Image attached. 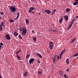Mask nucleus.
Returning a JSON list of instances; mask_svg holds the SVG:
<instances>
[{"label": "nucleus", "mask_w": 78, "mask_h": 78, "mask_svg": "<svg viewBox=\"0 0 78 78\" xmlns=\"http://www.w3.org/2000/svg\"><path fill=\"white\" fill-rule=\"evenodd\" d=\"M27 33V30L25 27H23L22 29V35H25V34H26Z\"/></svg>", "instance_id": "f257e3e1"}, {"label": "nucleus", "mask_w": 78, "mask_h": 78, "mask_svg": "<svg viewBox=\"0 0 78 78\" xmlns=\"http://www.w3.org/2000/svg\"><path fill=\"white\" fill-rule=\"evenodd\" d=\"M10 9L12 11V12H14L16 10V8H15L14 7H10Z\"/></svg>", "instance_id": "f03ea898"}, {"label": "nucleus", "mask_w": 78, "mask_h": 78, "mask_svg": "<svg viewBox=\"0 0 78 78\" xmlns=\"http://www.w3.org/2000/svg\"><path fill=\"white\" fill-rule=\"evenodd\" d=\"M5 38H6L7 40H11V37L9 36V34H6L5 36Z\"/></svg>", "instance_id": "7ed1b4c3"}, {"label": "nucleus", "mask_w": 78, "mask_h": 78, "mask_svg": "<svg viewBox=\"0 0 78 78\" xmlns=\"http://www.w3.org/2000/svg\"><path fill=\"white\" fill-rule=\"evenodd\" d=\"M33 10H34V8L32 7H31L29 10V12L30 13H31L32 11H33Z\"/></svg>", "instance_id": "20e7f679"}, {"label": "nucleus", "mask_w": 78, "mask_h": 78, "mask_svg": "<svg viewBox=\"0 0 78 78\" xmlns=\"http://www.w3.org/2000/svg\"><path fill=\"white\" fill-rule=\"evenodd\" d=\"M34 61V59L33 58H31L29 60V64H31V63L33 62Z\"/></svg>", "instance_id": "39448f33"}, {"label": "nucleus", "mask_w": 78, "mask_h": 78, "mask_svg": "<svg viewBox=\"0 0 78 78\" xmlns=\"http://www.w3.org/2000/svg\"><path fill=\"white\" fill-rule=\"evenodd\" d=\"M54 47V45L53 44H50L49 45V48H50V50L51 51V50L53 49V47Z\"/></svg>", "instance_id": "423d86ee"}, {"label": "nucleus", "mask_w": 78, "mask_h": 78, "mask_svg": "<svg viewBox=\"0 0 78 78\" xmlns=\"http://www.w3.org/2000/svg\"><path fill=\"white\" fill-rule=\"evenodd\" d=\"M64 18L67 21V20H68L69 19V16H68L67 15H65L64 16Z\"/></svg>", "instance_id": "0eeeda50"}, {"label": "nucleus", "mask_w": 78, "mask_h": 78, "mask_svg": "<svg viewBox=\"0 0 78 78\" xmlns=\"http://www.w3.org/2000/svg\"><path fill=\"white\" fill-rule=\"evenodd\" d=\"M73 22H72L71 23L70 25L68 27V30H69V29L71 28V27L72 26V25H73Z\"/></svg>", "instance_id": "6e6552de"}, {"label": "nucleus", "mask_w": 78, "mask_h": 78, "mask_svg": "<svg viewBox=\"0 0 78 78\" xmlns=\"http://www.w3.org/2000/svg\"><path fill=\"white\" fill-rule=\"evenodd\" d=\"M18 34H19L18 33H16V31H15L14 32V34H13V35L15 36H17L18 35Z\"/></svg>", "instance_id": "1a4fd4ad"}, {"label": "nucleus", "mask_w": 78, "mask_h": 78, "mask_svg": "<svg viewBox=\"0 0 78 78\" xmlns=\"http://www.w3.org/2000/svg\"><path fill=\"white\" fill-rule=\"evenodd\" d=\"M66 62L68 65H69V58L66 59Z\"/></svg>", "instance_id": "9d476101"}, {"label": "nucleus", "mask_w": 78, "mask_h": 78, "mask_svg": "<svg viewBox=\"0 0 78 78\" xmlns=\"http://www.w3.org/2000/svg\"><path fill=\"white\" fill-rule=\"evenodd\" d=\"M19 16H20V13H19V12H18L17 13V17L16 18H15V19L16 20H17V19H18L19 17Z\"/></svg>", "instance_id": "9b49d317"}, {"label": "nucleus", "mask_w": 78, "mask_h": 78, "mask_svg": "<svg viewBox=\"0 0 78 78\" xmlns=\"http://www.w3.org/2000/svg\"><path fill=\"white\" fill-rule=\"evenodd\" d=\"M37 56H38V57H39V58H42L41 55L39 53L37 54Z\"/></svg>", "instance_id": "f8f14e48"}, {"label": "nucleus", "mask_w": 78, "mask_h": 78, "mask_svg": "<svg viewBox=\"0 0 78 78\" xmlns=\"http://www.w3.org/2000/svg\"><path fill=\"white\" fill-rule=\"evenodd\" d=\"M16 57L17 58V59L18 60H20V58H20V57L19 56V55H16Z\"/></svg>", "instance_id": "ddd939ff"}, {"label": "nucleus", "mask_w": 78, "mask_h": 78, "mask_svg": "<svg viewBox=\"0 0 78 78\" xmlns=\"http://www.w3.org/2000/svg\"><path fill=\"white\" fill-rule=\"evenodd\" d=\"M26 24H28V23H29V20L28 19H26Z\"/></svg>", "instance_id": "4468645a"}, {"label": "nucleus", "mask_w": 78, "mask_h": 78, "mask_svg": "<svg viewBox=\"0 0 78 78\" xmlns=\"http://www.w3.org/2000/svg\"><path fill=\"white\" fill-rule=\"evenodd\" d=\"M78 4V2H74V3L73 4L74 6H75L76 5H77Z\"/></svg>", "instance_id": "2eb2a0df"}, {"label": "nucleus", "mask_w": 78, "mask_h": 78, "mask_svg": "<svg viewBox=\"0 0 78 78\" xmlns=\"http://www.w3.org/2000/svg\"><path fill=\"white\" fill-rule=\"evenodd\" d=\"M59 73L60 74L61 76L63 75V72L62 71H59Z\"/></svg>", "instance_id": "dca6fc26"}, {"label": "nucleus", "mask_w": 78, "mask_h": 78, "mask_svg": "<svg viewBox=\"0 0 78 78\" xmlns=\"http://www.w3.org/2000/svg\"><path fill=\"white\" fill-rule=\"evenodd\" d=\"M62 20H63V18H62L60 19L59 20V22H60V23H62Z\"/></svg>", "instance_id": "f3484780"}, {"label": "nucleus", "mask_w": 78, "mask_h": 78, "mask_svg": "<svg viewBox=\"0 0 78 78\" xmlns=\"http://www.w3.org/2000/svg\"><path fill=\"white\" fill-rule=\"evenodd\" d=\"M2 30H3V28H2V25H0V31H2Z\"/></svg>", "instance_id": "a211bd4d"}, {"label": "nucleus", "mask_w": 78, "mask_h": 78, "mask_svg": "<svg viewBox=\"0 0 78 78\" xmlns=\"http://www.w3.org/2000/svg\"><path fill=\"white\" fill-rule=\"evenodd\" d=\"M22 51L20 49L19 51H17V52H16V55H19V52H20V51Z\"/></svg>", "instance_id": "6ab92c4d"}, {"label": "nucleus", "mask_w": 78, "mask_h": 78, "mask_svg": "<svg viewBox=\"0 0 78 78\" xmlns=\"http://www.w3.org/2000/svg\"><path fill=\"white\" fill-rule=\"evenodd\" d=\"M70 11V9L67 8L66 9V12H69V11Z\"/></svg>", "instance_id": "aec40b11"}, {"label": "nucleus", "mask_w": 78, "mask_h": 78, "mask_svg": "<svg viewBox=\"0 0 78 78\" xmlns=\"http://www.w3.org/2000/svg\"><path fill=\"white\" fill-rule=\"evenodd\" d=\"M55 11H56V9H54L53 11L52 12V15H53V14H54V13H55Z\"/></svg>", "instance_id": "412c9836"}, {"label": "nucleus", "mask_w": 78, "mask_h": 78, "mask_svg": "<svg viewBox=\"0 0 78 78\" xmlns=\"http://www.w3.org/2000/svg\"><path fill=\"white\" fill-rule=\"evenodd\" d=\"M38 74H39V75H41L42 73V72L41 71H38Z\"/></svg>", "instance_id": "4be33fe9"}, {"label": "nucleus", "mask_w": 78, "mask_h": 78, "mask_svg": "<svg viewBox=\"0 0 78 78\" xmlns=\"http://www.w3.org/2000/svg\"><path fill=\"white\" fill-rule=\"evenodd\" d=\"M30 55H28L26 56V58H27V59H28V58H30Z\"/></svg>", "instance_id": "5701e85b"}, {"label": "nucleus", "mask_w": 78, "mask_h": 78, "mask_svg": "<svg viewBox=\"0 0 78 78\" xmlns=\"http://www.w3.org/2000/svg\"><path fill=\"white\" fill-rule=\"evenodd\" d=\"M45 12H46L47 14H49V10H46L45 11Z\"/></svg>", "instance_id": "b1692460"}, {"label": "nucleus", "mask_w": 78, "mask_h": 78, "mask_svg": "<svg viewBox=\"0 0 78 78\" xmlns=\"http://www.w3.org/2000/svg\"><path fill=\"white\" fill-rule=\"evenodd\" d=\"M63 53H64L62 51L61 52V53H60V58H62L61 56H62V55Z\"/></svg>", "instance_id": "393cba45"}, {"label": "nucleus", "mask_w": 78, "mask_h": 78, "mask_svg": "<svg viewBox=\"0 0 78 78\" xmlns=\"http://www.w3.org/2000/svg\"><path fill=\"white\" fill-rule=\"evenodd\" d=\"M78 53L74 55H73L74 57H76V56H78Z\"/></svg>", "instance_id": "a878e982"}, {"label": "nucleus", "mask_w": 78, "mask_h": 78, "mask_svg": "<svg viewBox=\"0 0 78 78\" xmlns=\"http://www.w3.org/2000/svg\"><path fill=\"white\" fill-rule=\"evenodd\" d=\"M9 22H11V23L14 22V20H10Z\"/></svg>", "instance_id": "bb28decb"}, {"label": "nucleus", "mask_w": 78, "mask_h": 78, "mask_svg": "<svg viewBox=\"0 0 78 78\" xmlns=\"http://www.w3.org/2000/svg\"><path fill=\"white\" fill-rule=\"evenodd\" d=\"M27 75H28V73L27 72H26L25 74H24V76H27Z\"/></svg>", "instance_id": "cd10ccee"}, {"label": "nucleus", "mask_w": 78, "mask_h": 78, "mask_svg": "<svg viewBox=\"0 0 78 78\" xmlns=\"http://www.w3.org/2000/svg\"><path fill=\"white\" fill-rule=\"evenodd\" d=\"M19 37V39H22L23 37H21V35H20L18 36Z\"/></svg>", "instance_id": "c85d7f7f"}, {"label": "nucleus", "mask_w": 78, "mask_h": 78, "mask_svg": "<svg viewBox=\"0 0 78 78\" xmlns=\"http://www.w3.org/2000/svg\"><path fill=\"white\" fill-rule=\"evenodd\" d=\"M53 63H55V60H56V59L55 58H53Z\"/></svg>", "instance_id": "c756f323"}, {"label": "nucleus", "mask_w": 78, "mask_h": 78, "mask_svg": "<svg viewBox=\"0 0 78 78\" xmlns=\"http://www.w3.org/2000/svg\"><path fill=\"white\" fill-rule=\"evenodd\" d=\"M34 41H36V37H33Z\"/></svg>", "instance_id": "7c9ffc66"}, {"label": "nucleus", "mask_w": 78, "mask_h": 78, "mask_svg": "<svg viewBox=\"0 0 78 78\" xmlns=\"http://www.w3.org/2000/svg\"><path fill=\"white\" fill-rule=\"evenodd\" d=\"M0 14L2 16V15H3V14H4V13H3V12H1L0 13Z\"/></svg>", "instance_id": "2f4dec72"}, {"label": "nucleus", "mask_w": 78, "mask_h": 78, "mask_svg": "<svg viewBox=\"0 0 78 78\" xmlns=\"http://www.w3.org/2000/svg\"><path fill=\"white\" fill-rule=\"evenodd\" d=\"M66 51V49H64L63 51H62L63 53H64V52H65V51Z\"/></svg>", "instance_id": "473e14b6"}, {"label": "nucleus", "mask_w": 78, "mask_h": 78, "mask_svg": "<svg viewBox=\"0 0 78 78\" xmlns=\"http://www.w3.org/2000/svg\"><path fill=\"white\" fill-rule=\"evenodd\" d=\"M2 26H4L5 25V24H4V23H3V22H2Z\"/></svg>", "instance_id": "72a5a7b5"}, {"label": "nucleus", "mask_w": 78, "mask_h": 78, "mask_svg": "<svg viewBox=\"0 0 78 78\" xmlns=\"http://www.w3.org/2000/svg\"><path fill=\"white\" fill-rule=\"evenodd\" d=\"M49 44H51V45H52V44H53V42L51 41L49 42Z\"/></svg>", "instance_id": "f704fd0d"}, {"label": "nucleus", "mask_w": 78, "mask_h": 78, "mask_svg": "<svg viewBox=\"0 0 78 78\" xmlns=\"http://www.w3.org/2000/svg\"><path fill=\"white\" fill-rule=\"evenodd\" d=\"M64 76L66 78H68V77H67V76H66V74H65V75H64Z\"/></svg>", "instance_id": "c9c22d12"}, {"label": "nucleus", "mask_w": 78, "mask_h": 78, "mask_svg": "<svg viewBox=\"0 0 78 78\" xmlns=\"http://www.w3.org/2000/svg\"><path fill=\"white\" fill-rule=\"evenodd\" d=\"M69 68L67 69L66 70L67 72H69Z\"/></svg>", "instance_id": "e433bc0d"}, {"label": "nucleus", "mask_w": 78, "mask_h": 78, "mask_svg": "<svg viewBox=\"0 0 78 78\" xmlns=\"http://www.w3.org/2000/svg\"><path fill=\"white\" fill-rule=\"evenodd\" d=\"M57 57V55H55L54 58L56 59V58Z\"/></svg>", "instance_id": "4c0bfd02"}, {"label": "nucleus", "mask_w": 78, "mask_h": 78, "mask_svg": "<svg viewBox=\"0 0 78 78\" xmlns=\"http://www.w3.org/2000/svg\"><path fill=\"white\" fill-rule=\"evenodd\" d=\"M75 19H74L72 21V22H74L75 21Z\"/></svg>", "instance_id": "58836bf2"}, {"label": "nucleus", "mask_w": 78, "mask_h": 78, "mask_svg": "<svg viewBox=\"0 0 78 78\" xmlns=\"http://www.w3.org/2000/svg\"><path fill=\"white\" fill-rule=\"evenodd\" d=\"M37 62H38V63H41V62L39 60H38L37 61Z\"/></svg>", "instance_id": "ea45409f"}, {"label": "nucleus", "mask_w": 78, "mask_h": 78, "mask_svg": "<svg viewBox=\"0 0 78 78\" xmlns=\"http://www.w3.org/2000/svg\"><path fill=\"white\" fill-rule=\"evenodd\" d=\"M0 45H3V43L2 42L1 43Z\"/></svg>", "instance_id": "a19ab883"}, {"label": "nucleus", "mask_w": 78, "mask_h": 78, "mask_svg": "<svg viewBox=\"0 0 78 78\" xmlns=\"http://www.w3.org/2000/svg\"><path fill=\"white\" fill-rule=\"evenodd\" d=\"M76 39V38H74L72 40L73 41H75V40Z\"/></svg>", "instance_id": "79ce46f5"}, {"label": "nucleus", "mask_w": 78, "mask_h": 78, "mask_svg": "<svg viewBox=\"0 0 78 78\" xmlns=\"http://www.w3.org/2000/svg\"><path fill=\"white\" fill-rule=\"evenodd\" d=\"M20 29L21 31H22V27H20Z\"/></svg>", "instance_id": "37998d69"}, {"label": "nucleus", "mask_w": 78, "mask_h": 78, "mask_svg": "<svg viewBox=\"0 0 78 78\" xmlns=\"http://www.w3.org/2000/svg\"><path fill=\"white\" fill-rule=\"evenodd\" d=\"M32 33H34V30H32Z\"/></svg>", "instance_id": "c03bdc74"}, {"label": "nucleus", "mask_w": 78, "mask_h": 78, "mask_svg": "<svg viewBox=\"0 0 78 78\" xmlns=\"http://www.w3.org/2000/svg\"><path fill=\"white\" fill-rule=\"evenodd\" d=\"M57 58L58 59H59V56H57Z\"/></svg>", "instance_id": "a18cd8bd"}, {"label": "nucleus", "mask_w": 78, "mask_h": 78, "mask_svg": "<svg viewBox=\"0 0 78 78\" xmlns=\"http://www.w3.org/2000/svg\"><path fill=\"white\" fill-rule=\"evenodd\" d=\"M2 48V46H1V45L0 44V50L1 49V48Z\"/></svg>", "instance_id": "49530a36"}, {"label": "nucleus", "mask_w": 78, "mask_h": 78, "mask_svg": "<svg viewBox=\"0 0 78 78\" xmlns=\"http://www.w3.org/2000/svg\"><path fill=\"white\" fill-rule=\"evenodd\" d=\"M73 42V41L72 40L71 42H70V43H72V42Z\"/></svg>", "instance_id": "de8ad7c7"}, {"label": "nucleus", "mask_w": 78, "mask_h": 78, "mask_svg": "<svg viewBox=\"0 0 78 78\" xmlns=\"http://www.w3.org/2000/svg\"><path fill=\"white\" fill-rule=\"evenodd\" d=\"M53 31L54 32H56V30H53Z\"/></svg>", "instance_id": "09e8293b"}, {"label": "nucleus", "mask_w": 78, "mask_h": 78, "mask_svg": "<svg viewBox=\"0 0 78 78\" xmlns=\"http://www.w3.org/2000/svg\"><path fill=\"white\" fill-rule=\"evenodd\" d=\"M75 17H76V18H78V16H77Z\"/></svg>", "instance_id": "8fccbe9b"}, {"label": "nucleus", "mask_w": 78, "mask_h": 78, "mask_svg": "<svg viewBox=\"0 0 78 78\" xmlns=\"http://www.w3.org/2000/svg\"><path fill=\"white\" fill-rule=\"evenodd\" d=\"M32 13H33V14H34V12L33 11L32 12Z\"/></svg>", "instance_id": "3c124183"}, {"label": "nucleus", "mask_w": 78, "mask_h": 78, "mask_svg": "<svg viewBox=\"0 0 78 78\" xmlns=\"http://www.w3.org/2000/svg\"><path fill=\"white\" fill-rule=\"evenodd\" d=\"M75 1H76V2H78V0H75Z\"/></svg>", "instance_id": "603ef678"}, {"label": "nucleus", "mask_w": 78, "mask_h": 78, "mask_svg": "<svg viewBox=\"0 0 78 78\" xmlns=\"http://www.w3.org/2000/svg\"><path fill=\"white\" fill-rule=\"evenodd\" d=\"M2 19V18L0 16V20L1 19Z\"/></svg>", "instance_id": "864d4df0"}, {"label": "nucleus", "mask_w": 78, "mask_h": 78, "mask_svg": "<svg viewBox=\"0 0 78 78\" xmlns=\"http://www.w3.org/2000/svg\"><path fill=\"white\" fill-rule=\"evenodd\" d=\"M38 15H41V14H40V13H38Z\"/></svg>", "instance_id": "5fc2aeb1"}, {"label": "nucleus", "mask_w": 78, "mask_h": 78, "mask_svg": "<svg viewBox=\"0 0 78 78\" xmlns=\"http://www.w3.org/2000/svg\"><path fill=\"white\" fill-rule=\"evenodd\" d=\"M51 12L50 11H49V13H50Z\"/></svg>", "instance_id": "6e6d98bb"}, {"label": "nucleus", "mask_w": 78, "mask_h": 78, "mask_svg": "<svg viewBox=\"0 0 78 78\" xmlns=\"http://www.w3.org/2000/svg\"><path fill=\"white\" fill-rule=\"evenodd\" d=\"M0 78H2V76H0Z\"/></svg>", "instance_id": "4d7b16f0"}, {"label": "nucleus", "mask_w": 78, "mask_h": 78, "mask_svg": "<svg viewBox=\"0 0 78 78\" xmlns=\"http://www.w3.org/2000/svg\"><path fill=\"white\" fill-rule=\"evenodd\" d=\"M78 56L76 57L77 59H78Z\"/></svg>", "instance_id": "13d9d810"}, {"label": "nucleus", "mask_w": 78, "mask_h": 78, "mask_svg": "<svg viewBox=\"0 0 78 78\" xmlns=\"http://www.w3.org/2000/svg\"><path fill=\"white\" fill-rule=\"evenodd\" d=\"M3 27H5V25H4V26H3Z\"/></svg>", "instance_id": "bf43d9fd"}, {"label": "nucleus", "mask_w": 78, "mask_h": 78, "mask_svg": "<svg viewBox=\"0 0 78 78\" xmlns=\"http://www.w3.org/2000/svg\"><path fill=\"white\" fill-rule=\"evenodd\" d=\"M32 1H33V0H32Z\"/></svg>", "instance_id": "052dcab7"}]
</instances>
